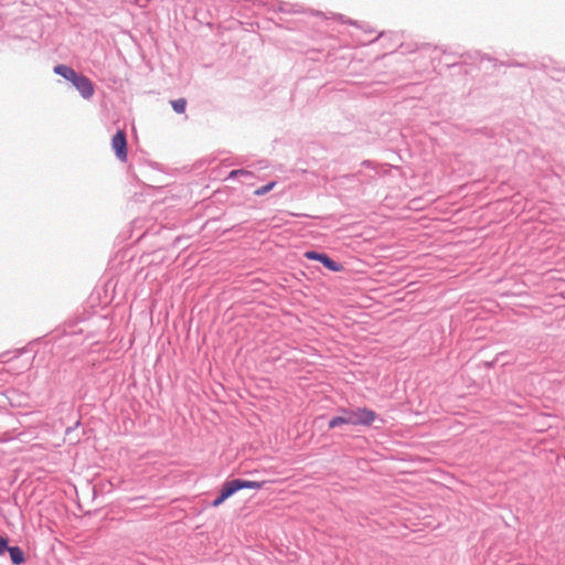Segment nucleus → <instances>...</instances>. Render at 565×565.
Instances as JSON below:
<instances>
[{"mask_svg": "<svg viewBox=\"0 0 565 565\" xmlns=\"http://www.w3.org/2000/svg\"><path fill=\"white\" fill-rule=\"evenodd\" d=\"M7 548H8V541H7V539L0 536V555L4 554Z\"/></svg>", "mask_w": 565, "mask_h": 565, "instance_id": "11", "label": "nucleus"}, {"mask_svg": "<svg viewBox=\"0 0 565 565\" xmlns=\"http://www.w3.org/2000/svg\"><path fill=\"white\" fill-rule=\"evenodd\" d=\"M54 73L71 82L83 98L89 99L95 94L93 82L87 76L75 72L72 67L58 64L54 67Z\"/></svg>", "mask_w": 565, "mask_h": 565, "instance_id": "2", "label": "nucleus"}, {"mask_svg": "<svg viewBox=\"0 0 565 565\" xmlns=\"http://www.w3.org/2000/svg\"><path fill=\"white\" fill-rule=\"evenodd\" d=\"M238 486L237 484V480L236 479H233V480H230V481H226L222 489H221V494L225 498V499H228L230 497H232L234 493H236L238 491Z\"/></svg>", "mask_w": 565, "mask_h": 565, "instance_id": "5", "label": "nucleus"}, {"mask_svg": "<svg viewBox=\"0 0 565 565\" xmlns=\"http://www.w3.org/2000/svg\"><path fill=\"white\" fill-rule=\"evenodd\" d=\"M171 106L175 113L183 114L185 111L186 100L184 98L171 100Z\"/></svg>", "mask_w": 565, "mask_h": 565, "instance_id": "8", "label": "nucleus"}, {"mask_svg": "<svg viewBox=\"0 0 565 565\" xmlns=\"http://www.w3.org/2000/svg\"><path fill=\"white\" fill-rule=\"evenodd\" d=\"M237 480V484L238 486V490H242V489H260L264 484V482H258V481H248V480H242V479H236Z\"/></svg>", "mask_w": 565, "mask_h": 565, "instance_id": "7", "label": "nucleus"}, {"mask_svg": "<svg viewBox=\"0 0 565 565\" xmlns=\"http://www.w3.org/2000/svg\"><path fill=\"white\" fill-rule=\"evenodd\" d=\"M236 175H246V177H252V175H253V173H252V172H249V171H247V170H243V169H241V170H233V171H231L228 177H230V178H234V177H236Z\"/></svg>", "mask_w": 565, "mask_h": 565, "instance_id": "10", "label": "nucleus"}, {"mask_svg": "<svg viewBox=\"0 0 565 565\" xmlns=\"http://www.w3.org/2000/svg\"><path fill=\"white\" fill-rule=\"evenodd\" d=\"M275 184H276L275 182H270L262 188H258L257 190H255L254 194L258 195V196L264 195L267 192H269L270 190H273Z\"/></svg>", "mask_w": 565, "mask_h": 565, "instance_id": "9", "label": "nucleus"}, {"mask_svg": "<svg viewBox=\"0 0 565 565\" xmlns=\"http://www.w3.org/2000/svg\"><path fill=\"white\" fill-rule=\"evenodd\" d=\"M111 148L116 153V157L120 161L127 160V140L126 134L122 130H118L111 139Z\"/></svg>", "mask_w": 565, "mask_h": 565, "instance_id": "4", "label": "nucleus"}, {"mask_svg": "<svg viewBox=\"0 0 565 565\" xmlns=\"http://www.w3.org/2000/svg\"><path fill=\"white\" fill-rule=\"evenodd\" d=\"M305 256L307 258H309V259H316V260L321 262L323 264V266L326 268H328L329 270H331V271L338 273V271H341L343 269L342 264L333 260L327 254L318 253L315 249H308L305 253Z\"/></svg>", "mask_w": 565, "mask_h": 565, "instance_id": "3", "label": "nucleus"}, {"mask_svg": "<svg viewBox=\"0 0 565 565\" xmlns=\"http://www.w3.org/2000/svg\"><path fill=\"white\" fill-rule=\"evenodd\" d=\"M341 415L334 416L329 420V428L333 429L340 425H363L370 426L376 418L375 412L369 408H342Z\"/></svg>", "mask_w": 565, "mask_h": 565, "instance_id": "1", "label": "nucleus"}, {"mask_svg": "<svg viewBox=\"0 0 565 565\" xmlns=\"http://www.w3.org/2000/svg\"><path fill=\"white\" fill-rule=\"evenodd\" d=\"M226 499L220 493L217 498L212 502V507L221 505Z\"/></svg>", "mask_w": 565, "mask_h": 565, "instance_id": "12", "label": "nucleus"}, {"mask_svg": "<svg viewBox=\"0 0 565 565\" xmlns=\"http://www.w3.org/2000/svg\"><path fill=\"white\" fill-rule=\"evenodd\" d=\"M7 551L10 554V558L13 564L20 565L24 562V553L18 546H8Z\"/></svg>", "mask_w": 565, "mask_h": 565, "instance_id": "6", "label": "nucleus"}]
</instances>
